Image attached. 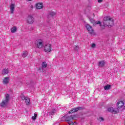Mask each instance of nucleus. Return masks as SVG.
Masks as SVG:
<instances>
[{
    "mask_svg": "<svg viewBox=\"0 0 125 125\" xmlns=\"http://www.w3.org/2000/svg\"><path fill=\"white\" fill-rule=\"evenodd\" d=\"M43 7V6L42 5V3H38L36 4V8L37 9H42Z\"/></svg>",
    "mask_w": 125,
    "mask_h": 125,
    "instance_id": "obj_13",
    "label": "nucleus"
},
{
    "mask_svg": "<svg viewBox=\"0 0 125 125\" xmlns=\"http://www.w3.org/2000/svg\"><path fill=\"white\" fill-rule=\"evenodd\" d=\"M98 2H102L103 1V0H98Z\"/></svg>",
    "mask_w": 125,
    "mask_h": 125,
    "instance_id": "obj_31",
    "label": "nucleus"
},
{
    "mask_svg": "<svg viewBox=\"0 0 125 125\" xmlns=\"http://www.w3.org/2000/svg\"><path fill=\"white\" fill-rule=\"evenodd\" d=\"M42 69H45V67H47V63H46V62H42Z\"/></svg>",
    "mask_w": 125,
    "mask_h": 125,
    "instance_id": "obj_16",
    "label": "nucleus"
},
{
    "mask_svg": "<svg viewBox=\"0 0 125 125\" xmlns=\"http://www.w3.org/2000/svg\"><path fill=\"white\" fill-rule=\"evenodd\" d=\"M22 56V57H23V58H25V57H27V56H28V52L27 51L23 52Z\"/></svg>",
    "mask_w": 125,
    "mask_h": 125,
    "instance_id": "obj_20",
    "label": "nucleus"
},
{
    "mask_svg": "<svg viewBox=\"0 0 125 125\" xmlns=\"http://www.w3.org/2000/svg\"><path fill=\"white\" fill-rule=\"evenodd\" d=\"M124 105H125V103L123 101H120L117 104V108H118V109H121V108L124 107Z\"/></svg>",
    "mask_w": 125,
    "mask_h": 125,
    "instance_id": "obj_11",
    "label": "nucleus"
},
{
    "mask_svg": "<svg viewBox=\"0 0 125 125\" xmlns=\"http://www.w3.org/2000/svg\"><path fill=\"white\" fill-rule=\"evenodd\" d=\"M8 101H9V95L8 94H6L5 98L2 100L0 104L1 107H5V106L7 105V103H8Z\"/></svg>",
    "mask_w": 125,
    "mask_h": 125,
    "instance_id": "obj_2",
    "label": "nucleus"
},
{
    "mask_svg": "<svg viewBox=\"0 0 125 125\" xmlns=\"http://www.w3.org/2000/svg\"><path fill=\"white\" fill-rule=\"evenodd\" d=\"M2 75H6L8 74V70H7L6 68H4L2 70Z\"/></svg>",
    "mask_w": 125,
    "mask_h": 125,
    "instance_id": "obj_17",
    "label": "nucleus"
},
{
    "mask_svg": "<svg viewBox=\"0 0 125 125\" xmlns=\"http://www.w3.org/2000/svg\"><path fill=\"white\" fill-rule=\"evenodd\" d=\"M9 78L8 77H5L3 80V83H5V84H6V83H9Z\"/></svg>",
    "mask_w": 125,
    "mask_h": 125,
    "instance_id": "obj_15",
    "label": "nucleus"
},
{
    "mask_svg": "<svg viewBox=\"0 0 125 125\" xmlns=\"http://www.w3.org/2000/svg\"><path fill=\"white\" fill-rule=\"evenodd\" d=\"M64 118H65V117H63L62 118V119H64Z\"/></svg>",
    "mask_w": 125,
    "mask_h": 125,
    "instance_id": "obj_34",
    "label": "nucleus"
},
{
    "mask_svg": "<svg viewBox=\"0 0 125 125\" xmlns=\"http://www.w3.org/2000/svg\"><path fill=\"white\" fill-rule=\"evenodd\" d=\"M99 120L100 122L104 121V119L103 117H100Z\"/></svg>",
    "mask_w": 125,
    "mask_h": 125,
    "instance_id": "obj_29",
    "label": "nucleus"
},
{
    "mask_svg": "<svg viewBox=\"0 0 125 125\" xmlns=\"http://www.w3.org/2000/svg\"><path fill=\"white\" fill-rule=\"evenodd\" d=\"M29 0V1H31V0Z\"/></svg>",
    "mask_w": 125,
    "mask_h": 125,
    "instance_id": "obj_33",
    "label": "nucleus"
},
{
    "mask_svg": "<svg viewBox=\"0 0 125 125\" xmlns=\"http://www.w3.org/2000/svg\"><path fill=\"white\" fill-rule=\"evenodd\" d=\"M107 111H108V112H110V113H113V114H118V113H119V108L109 107L108 108Z\"/></svg>",
    "mask_w": 125,
    "mask_h": 125,
    "instance_id": "obj_6",
    "label": "nucleus"
},
{
    "mask_svg": "<svg viewBox=\"0 0 125 125\" xmlns=\"http://www.w3.org/2000/svg\"><path fill=\"white\" fill-rule=\"evenodd\" d=\"M49 15L51 16V18H52L53 16H54L55 15V12H51L49 14V15L48 16V18L49 17Z\"/></svg>",
    "mask_w": 125,
    "mask_h": 125,
    "instance_id": "obj_22",
    "label": "nucleus"
},
{
    "mask_svg": "<svg viewBox=\"0 0 125 125\" xmlns=\"http://www.w3.org/2000/svg\"><path fill=\"white\" fill-rule=\"evenodd\" d=\"M103 24L104 27H112L114 26V20L110 17H105L104 18Z\"/></svg>",
    "mask_w": 125,
    "mask_h": 125,
    "instance_id": "obj_1",
    "label": "nucleus"
},
{
    "mask_svg": "<svg viewBox=\"0 0 125 125\" xmlns=\"http://www.w3.org/2000/svg\"><path fill=\"white\" fill-rule=\"evenodd\" d=\"M37 47L38 48H42L43 46V43L42 42V40L38 39L36 41Z\"/></svg>",
    "mask_w": 125,
    "mask_h": 125,
    "instance_id": "obj_3",
    "label": "nucleus"
},
{
    "mask_svg": "<svg viewBox=\"0 0 125 125\" xmlns=\"http://www.w3.org/2000/svg\"><path fill=\"white\" fill-rule=\"evenodd\" d=\"M37 117H38V114L35 113V114H34V115L32 117V120H33L34 121H35V120H36Z\"/></svg>",
    "mask_w": 125,
    "mask_h": 125,
    "instance_id": "obj_23",
    "label": "nucleus"
},
{
    "mask_svg": "<svg viewBox=\"0 0 125 125\" xmlns=\"http://www.w3.org/2000/svg\"><path fill=\"white\" fill-rule=\"evenodd\" d=\"M85 28L89 34H93V33H94V31L93 30V29H92V27L89 24H86Z\"/></svg>",
    "mask_w": 125,
    "mask_h": 125,
    "instance_id": "obj_5",
    "label": "nucleus"
},
{
    "mask_svg": "<svg viewBox=\"0 0 125 125\" xmlns=\"http://www.w3.org/2000/svg\"><path fill=\"white\" fill-rule=\"evenodd\" d=\"M73 119H74V116L70 115L66 118L65 121L66 122H68V124L69 123H71V124H72V122H71V121H72V120H73Z\"/></svg>",
    "mask_w": 125,
    "mask_h": 125,
    "instance_id": "obj_12",
    "label": "nucleus"
},
{
    "mask_svg": "<svg viewBox=\"0 0 125 125\" xmlns=\"http://www.w3.org/2000/svg\"><path fill=\"white\" fill-rule=\"evenodd\" d=\"M30 9L32 10V9H34V7L33 6V5H31L30 6H29Z\"/></svg>",
    "mask_w": 125,
    "mask_h": 125,
    "instance_id": "obj_30",
    "label": "nucleus"
},
{
    "mask_svg": "<svg viewBox=\"0 0 125 125\" xmlns=\"http://www.w3.org/2000/svg\"><path fill=\"white\" fill-rule=\"evenodd\" d=\"M16 31H17V28H16V26L12 27L11 29V33H15Z\"/></svg>",
    "mask_w": 125,
    "mask_h": 125,
    "instance_id": "obj_19",
    "label": "nucleus"
},
{
    "mask_svg": "<svg viewBox=\"0 0 125 125\" xmlns=\"http://www.w3.org/2000/svg\"><path fill=\"white\" fill-rule=\"evenodd\" d=\"M56 113V109H52L51 112V115H54Z\"/></svg>",
    "mask_w": 125,
    "mask_h": 125,
    "instance_id": "obj_25",
    "label": "nucleus"
},
{
    "mask_svg": "<svg viewBox=\"0 0 125 125\" xmlns=\"http://www.w3.org/2000/svg\"><path fill=\"white\" fill-rule=\"evenodd\" d=\"M25 100L26 105H30V99H28V98H26Z\"/></svg>",
    "mask_w": 125,
    "mask_h": 125,
    "instance_id": "obj_21",
    "label": "nucleus"
},
{
    "mask_svg": "<svg viewBox=\"0 0 125 125\" xmlns=\"http://www.w3.org/2000/svg\"><path fill=\"white\" fill-rule=\"evenodd\" d=\"M105 61H102L101 62H99V67H104L105 65Z\"/></svg>",
    "mask_w": 125,
    "mask_h": 125,
    "instance_id": "obj_14",
    "label": "nucleus"
},
{
    "mask_svg": "<svg viewBox=\"0 0 125 125\" xmlns=\"http://www.w3.org/2000/svg\"><path fill=\"white\" fill-rule=\"evenodd\" d=\"M21 98L22 99V100H25L27 98L25 97L24 94H21Z\"/></svg>",
    "mask_w": 125,
    "mask_h": 125,
    "instance_id": "obj_24",
    "label": "nucleus"
},
{
    "mask_svg": "<svg viewBox=\"0 0 125 125\" xmlns=\"http://www.w3.org/2000/svg\"><path fill=\"white\" fill-rule=\"evenodd\" d=\"M27 22L28 24H33L35 22V19L32 15H29L27 17Z\"/></svg>",
    "mask_w": 125,
    "mask_h": 125,
    "instance_id": "obj_4",
    "label": "nucleus"
},
{
    "mask_svg": "<svg viewBox=\"0 0 125 125\" xmlns=\"http://www.w3.org/2000/svg\"><path fill=\"white\" fill-rule=\"evenodd\" d=\"M96 45L95 43H92L91 45V47H92V48H94V47H95Z\"/></svg>",
    "mask_w": 125,
    "mask_h": 125,
    "instance_id": "obj_28",
    "label": "nucleus"
},
{
    "mask_svg": "<svg viewBox=\"0 0 125 125\" xmlns=\"http://www.w3.org/2000/svg\"><path fill=\"white\" fill-rule=\"evenodd\" d=\"M80 48V47H79L78 45L76 46L74 48L75 50H78Z\"/></svg>",
    "mask_w": 125,
    "mask_h": 125,
    "instance_id": "obj_27",
    "label": "nucleus"
},
{
    "mask_svg": "<svg viewBox=\"0 0 125 125\" xmlns=\"http://www.w3.org/2000/svg\"><path fill=\"white\" fill-rule=\"evenodd\" d=\"M15 8V4L11 3L10 5V10L11 14L14 13V9Z\"/></svg>",
    "mask_w": 125,
    "mask_h": 125,
    "instance_id": "obj_10",
    "label": "nucleus"
},
{
    "mask_svg": "<svg viewBox=\"0 0 125 125\" xmlns=\"http://www.w3.org/2000/svg\"><path fill=\"white\" fill-rule=\"evenodd\" d=\"M39 70H42V68H39Z\"/></svg>",
    "mask_w": 125,
    "mask_h": 125,
    "instance_id": "obj_32",
    "label": "nucleus"
},
{
    "mask_svg": "<svg viewBox=\"0 0 125 125\" xmlns=\"http://www.w3.org/2000/svg\"><path fill=\"white\" fill-rule=\"evenodd\" d=\"M83 109L82 107H79L76 108H73L71 110L69 111V114H72L73 113H75L76 112H78L79 110H82Z\"/></svg>",
    "mask_w": 125,
    "mask_h": 125,
    "instance_id": "obj_9",
    "label": "nucleus"
},
{
    "mask_svg": "<svg viewBox=\"0 0 125 125\" xmlns=\"http://www.w3.org/2000/svg\"><path fill=\"white\" fill-rule=\"evenodd\" d=\"M69 125H76V123H75V122H73V121H71V123L69 122Z\"/></svg>",
    "mask_w": 125,
    "mask_h": 125,
    "instance_id": "obj_26",
    "label": "nucleus"
},
{
    "mask_svg": "<svg viewBox=\"0 0 125 125\" xmlns=\"http://www.w3.org/2000/svg\"><path fill=\"white\" fill-rule=\"evenodd\" d=\"M111 88V85L107 84L104 86V89L105 90H109Z\"/></svg>",
    "mask_w": 125,
    "mask_h": 125,
    "instance_id": "obj_18",
    "label": "nucleus"
},
{
    "mask_svg": "<svg viewBox=\"0 0 125 125\" xmlns=\"http://www.w3.org/2000/svg\"><path fill=\"white\" fill-rule=\"evenodd\" d=\"M93 15H94V14H93Z\"/></svg>",
    "mask_w": 125,
    "mask_h": 125,
    "instance_id": "obj_35",
    "label": "nucleus"
},
{
    "mask_svg": "<svg viewBox=\"0 0 125 125\" xmlns=\"http://www.w3.org/2000/svg\"><path fill=\"white\" fill-rule=\"evenodd\" d=\"M89 20L92 24H93L94 26H95V25H100V26H101V22L100 21H95L93 19L89 18Z\"/></svg>",
    "mask_w": 125,
    "mask_h": 125,
    "instance_id": "obj_8",
    "label": "nucleus"
},
{
    "mask_svg": "<svg viewBox=\"0 0 125 125\" xmlns=\"http://www.w3.org/2000/svg\"><path fill=\"white\" fill-rule=\"evenodd\" d=\"M44 50L45 52H50L51 51V45L50 44H46L44 46Z\"/></svg>",
    "mask_w": 125,
    "mask_h": 125,
    "instance_id": "obj_7",
    "label": "nucleus"
}]
</instances>
